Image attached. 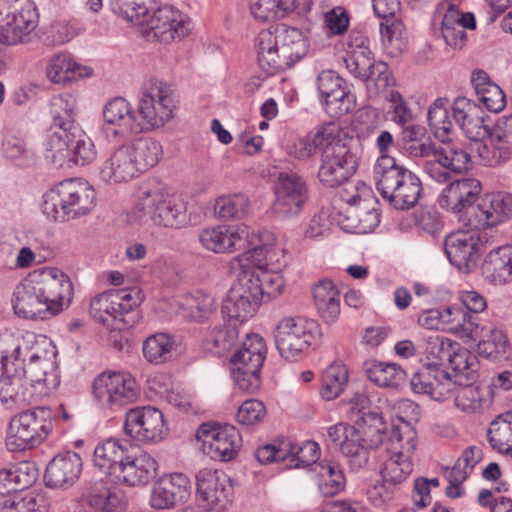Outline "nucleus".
Masks as SVG:
<instances>
[{
    "label": "nucleus",
    "instance_id": "nucleus-23",
    "mask_svg": "<svg viewBox=\"0 0 512 512\" xmlns=\"http://www.w3.org/2000/svg\"><path fill=\"white\" fill-rule=\"evenodd\" d=\"M103 129L114 137L125 138L145 131V126L122 97L110 100L103 108Z\"/></svg>",
    "mask_w": 512,
    "mask_h": 512
},
{
    "label": "nucleus",
    "instance_id": "nucleus-20",
    "mask_svg": "<svg viewBox=\"0 0 512 512\" xmlns=\"http://www.w3.org/2000/svg\"><path fill=\"white\" fill-rule=\"evenodd\" d=\"M50 315H57L67 308L73 296L70 278L57 268H46L31 274Z\"/></svg>",
    "mask_w": 512,
    "mask_h": 512
},
{
    "label": "nucleus",
    "instance_id": "nucleus-3",
    "mask_svg": "<svg viewBox=\"0 0 512 512\" xmlns=\"http://www.w3.org/2000/svg\"><path fill=\"white\" fill-rule=\"evenodd\" d=\"M376 188L393 208L414 207L422 192L419 177L393 157H379L374 166Z\"/></svg>",
    "mask_w": 512,
    "mask_h": 512
},
{
    "label": "nucleus",
    "instance_id": "nucleus-43",
    "mask_svg": "<svg viewBox=\"0 0 512 512\" xmlns=\"http://www.w3.org/2000/svg\"><path fill=\"white\" fill-rule=\"evenodd\" d=\"M314 304L326 323H333L340 314V294L329 279L320 280L313 286Z\"/></svg>",
    "mask_w": 512,
    "mask_h": 512
},
{
    "label": "nucleus",
    "instance_id": "nucleus-61",
    "mask_svg": "<svg viewBox=\"0 0 512 512\" xmlns=\"http://www.w3.org/2000/svg\"><path fill=\"white\" fill-rule=\"evenodd\" d=\"M319 474L322 478L319 482V490L324 496H334L344 489L345 477L338 464L329 461L320 462Z\"/></svg>",
    "mask_w": 512,
    "mask_h": 512
},
{
    "label": "nucleus",
    "instance_id": "nucleus-34",
    "mask_svg": "<svg viewBox=\"0 0 512 512\" xmlns=\"http://www.w3.org/2000/svg\"><path fill=\"white\" fill-rule=\"evenodd\" d=\"M139 174L127 145L115 149L100 168V178L108 184L128 182Z\"/></svg>",
    "mask_w": 512,
    "mask_h": 512
},
{
    "label": "nucleus",
    "instance_id": "nucleus-62",
    "mask_svg": "<svg viewBox=\"0 0 512 512\" xmlns=\"http://www.w3.org/2000/svg\"><path fill=\"white\" fill-rule=\"evenodd\" d=\"M291 453H289L288 461L289 467L300 468L307 466H315L313 469L317 471L319 468V463L317 460L320 455V448L318 444L314 441H305L302 445L293 444L290 441Z\"/></svg>",
    "mask_w": 512,
    "mask_h": 512
},
{
    "label": "nucleus",
    "instance_id": "nucleus-7",
    "mask_svg": "<svg viewBox=\"0 0 512 512\" xmlns=\"http://www.w3.org/2000/svg\"><path fill=\"white\" fill-rule=\"evenodd\" d=\"M136 209L139 217L147 216L157 226L179 229L188 222L185 202L161 187L142 189Z\"/></svg>",
    "mask_w": 512,
    "mask_h": 512
},
{
    "label": "nucleus",
    "instance_id": "nucleus-15",
    "mask_svg": "<svg viewBox=\"0 0 512 512\" xmlns=\"http://www.w3.org/2000/svg\"><path fill=\"white\" fill-rule=\"evenodd\" d=\"M174 100L169 86L151 80L143 86L139 98L138 112L145 130L163 126L173 117Z\"/></svg>",
    "mask_w": 512,
    "mask_h": 512
},
{
    "label": "nucleus",
    "instance_id": "nucleus-24",
    "mask_svg": "<svg viewBox=\"0 0 512 512\" xmlns=\"http://www.w3.org/2000/svg\"><path fill=\"white\" fill-rule=\"evenodd\" d=\"M470 155L455 144L441 146L438 155L427 160L424 164V172L438 183L446 182L450 178V172L462 173L468 170Z\"/></svg>",
    "mask_w": 512,
    "mask_h": 512
},
{
    "label": "nucleus",
    "instance_id": "nucleus-36",
    "mask_svg": "<svg viewBox=\"0 0 512 512\" xmlns=\"http://www.w3.org/2000/svg\"><path fill=\"white\" fill-rule=\"evenodd\" d=\"M198 237L201 245L207 250L226 253L237 246L240 247V243L248 237V233L245 229L219 225L201 230Z\"/></svg>",
    "mask_w": 512,
    "mask_h": 512
},
{
    "label": "nucleus",
    "instance_id": "nucleus-45",
    "mask_svg": "<svg viewBox=\"0 0 512 512\" xmlns=\"http://www.w3.org/2000/svg\"><path fill=\"white\" fill-rule=\"evenodd\" d=\"M128 452V443L119 439L110 438L98 444L94 450V465L103 470L112 480L116 473V466H120Z\"/></svg>",
    "mask_w": 512,
    "mask_h": 512
},
{
    "label": "nucleus",
    "instance_id": "nucleus-5",
    "mask_svg": "<svg viewBox=\"0 0 512 512\" xmlns=\"http://www.w3.org/2000/svg\"><path fill=\"white\" fill-rule=\"evenodd\" d=\"M53 429L52 411L36 407L20 412L11 418L6 447L9 451H23L40 445Z\"/></svg>",
    "mask_w": 512,
    "mask_h": 512
},
{
    "label": "nucleus",
    "instance_id": "nucleus-39",
    "mask_svg": "<svg viewBox=\"0 0 512 512\" xmlns=\"http://www.w3.org/2000/svg\"><path fill=\"white\" fill-rule=\"evenodd\" d=\"M53 364L37 354H31L29 363L21 367L18 373L22 374L23 379H27L28 385L37 392L38 396L47 395L55 389L60 381L55 374H49L47 369Z\"/></svg>",
    "mask_w": 512,
    "mask_h": 512
},
{
    "label": "nucleus",
    "instance_id": "nucleus-33",
    "mask_svg": "<svg viewBox=\"0 0 512 512\" xmlns=\"http://www.w3.org/2000/svg\"><path fill=\"white\" fill-rule=\"evenodd\" d=\"M335 128L332 124L316 127L302 137L295 138L287 145V154L297 160L305 161L312 158L318 150L326 149L333 141Z\"/></svg>",
    "mask_w": 512,
    "mask_h": 512
},
{
    "label": "nucleus",
    "instance_id": "nucleus-26",
    "mask_svg": "<svg viewBox=\"0 0 512 512\" xmlns=\"http://www.w3.org/2000/svg\"><path fill=\"white\" fill-rule=\"evenodd\" d=\"M39 23V15L34 3L21 7V11L6 20L0 27V43L4 45L27 44Z\"/></svg>",
    "mask_w": 512,
    "mask_h": 512
},
{
    "label": "nucleus",
    "instance_id": "nucleus-60",
    "mask_svg": "<svg viewBox=\"0 0 512 512\" xmlns=\"http://www.w3.org/2000/svg\"><path fill=\"white\" fill-rule=\"evenodd\" d=\"M348 382V372L344 365L332 364L322 375L321 395L326 400L335 399Z\"/></svg>",
    "mask_w": 512,
    "mask_h": 512
},
{
    "label": "nucleus",
    "instance_id": "nucleus-22",
    "mask_svg": "<svg viewBox=\"0 0 512 512\" xmlns=\"http://www.w3.org/2000/svg\"><path fill=\"white\" fill-rule=\"evenodd\" d=\"M416 394L428 395L433 400L444 401L455 391L456 382L446 368L438 364H424L410 379Z\"/></svg>",
    "mask_w": 512,
    "mask_h": 512
},
{
    "label": "nucleus",
    "instance_id": "nucleus-48",
    "mask_svg": "<svg viewBox=\"0 0 512 512\" xmlns=\"http://www.w3.org/2000/svg\"><path fill=\"white\" fill-rule=\"evenodd\" d=\"M356 423L358 426L356 429L360 431V434L367 440L370 446L378 448L381 445H385L387 448L391 431H388V425L381 413L378 411L362 412L360 419Z\"/></svg>",
    "mask_w": 512,
    "mask_h": 512
},
{
    "label": "nucleus",
    "instance_id": "nucleus-51",
    "mask_svg": "<svg viewBox=\"0 0 512 512\" xmlns=\"http://www.w3.org/2000/svg\"><path fill=\"white\" fill-rule=\"evenodd\" d=\"M487 436L494 450L512 458V411L499 415L493 420Z\"/></svg>",
    "mask_w": 512,
    "mask_h": 512
},
{
    "label": "nucleus",
    "instance_id": "nucleus-37",
    "mask_svg": "<svg viewBox=\"0 0 512 512\" xmlns=\"http://www.w3.org/2000/svg\"><path fill=\"white\" fill-rule=\"evenodd\" d=\"M50 114L52 123L47 130L45 141H49L55 135H61V132L67 133L74 127H80L75 122L76 99L71 94H58L50 100Z\"/></svg>",
    "mask_w": 512,
    "mask_h": 512
},
{
    "label": "nucleus",
    "instance_id": "nucleus-11",
    "mask_svg": "<svg viewBox=\"0 0 512 512\" xmlns=\"http://www.w3.org/2000/svg\"><path fill=\"white\" fill-rule=\"evenodd\" d=\"M142 301L141 292L136 288L110 289L99 293L90 300L91 317L104 326L121 329L114 324L127 323L125 315L133 311Z\"/></svg>",
    "mask_w": 512,
    "mask_h": 512
},
{
    "label": "nucleus",
    "instance_id": "nucleus-8",
    "mask_svg": "<svg viewBox=\"0 0 512 512\" xmlns=\"http://www.w3.org/2000/svg\"><path fill=\"white\" fill-rule=\"evenodd\" d=\"M61 135H53L49 141H44L45 158L56 168L71 165H88L97 156L93 141L80 127Z\"/></svg>",
    "mask_w": 512,
    "mask_h": 512
},
{
    "label": "nucleus",
    "instance_id": "nucleus-21",
    "mask_svg": "<svg viewBox=\"0 0 512 512\" xmlns=\"http://www.w3.org/2000/svg\"><path fill=\"white\" fill-rule=\"evenodd\" d=\"M276 254L272 244L265 243L254 247L247 256V260H250L254 267H243L237 282L230 289L247 296L250 300H255L259 305L264 302L260 268H268L274 262Z\"/></svg>",
    "mask_w": 512,
    "mask_h": 512
},
{
    "label": "nucleus",
    "instance_id": "nucleus-6",
    "mask_svg": "<svg viewBox=\"0 0 512 512\" xmlns=\"http://www.w3.org/2000/svg\"><path fill=\"white\" fill-rule=\"evenodd\" d=\"M416 448V433L406 423L403 427H393L386 450L391 453L380 474L383 487L393 490L407 480L412 472L410 456Z\"/></svg>",
    "mask_w": 512,
    "mask_h": 512
},
{
    "label": "nucleus",
    "instance_id": "nucleus-41",
    "mask_svg": "<svg viewBox=\"0 0 512 512\" xmlns=\"http://www.w3.org/2000/svg\"><path fill=\"white\" fill-rule=\"evenodd\" d=\"M471 83L479 101L493 113L501 112L506 106V96L499 85L481 69L472 72Z\"/></svg>",
    "mask_w": 512,
    "mask_h": 512
},
{
    "label": "nucleus",
    "instance_id": "nucleus-28",
    "mask_svg": "<svg viewBox=\"0 0 512 512\" xmlns=\"http://www.w3.org/2000/svg\"><path fill=\"white\" fill-rule=\"evenodd\" d=\"M83 501L95 512H122L127 500L124 492L114 486H108L103 479L86 483Z\"/></svg>",
    "mask_w": 512,
    "mask_h": 512
},
{
    "label": "nucleus",
    "instance_id": "nucleus-35",
    "mask_svg": "<svg viewBox=\"0 0 512 512\" xmlns=\"http://www.w3.org/2000/svg\"><path fill=\"white\" fill-rule=\"evenodd\" d=\"M478 218L482 228H489L504 223L512 216V194L499 191L486 195L478 204Z\"/></svg>",
    "mask_w": 512,
    "mask_h": 512
},
{
    "label": "nucleus",
    "instance_id": "nucleus-31",
    "mask_svg": "<svg viewBox=\"0 0 512 512\" xmlns=\"http://www.w3.org/2000/svg\"><path fill=\"white\" fill-rule=\"evenodd\" d=\"M82 472L81 457L72 451L56 455L47 465L44 480L51 488L71 487Z\"/></svg>",
    "mask_w": 512,
    "mask_h": 512
},
{
    "label": "nucleus",
    "instance_id": "nucleus-50",
    "mask_svg": "<svg viewBox=\"0 0 512 512\" xmlns=\"http://www.w3.org/2000/svg\"><path fill=\"white\" fill-rule=\"evenodd\" d=\"M511 351V345L506 333L496 326L485 328L477 345V353L480 356L498 359L506 356Z\"/></svg>",
    "mask_w": 512,
    "mask_h": 512
},
{
    "label": "nucleus",
    "instance_id": "nucleus-53",
    "mask_svg": "<svg viewBox=\"0 0 512 512\" xmlns=\"http://www.w3.org/2000/svg\"><path fill=\"white\" fill-rule=\"evenodd\" d=\"M251 15L259 21L266 22L283 18L296 8V0H250Z\"/></svg>",
    "mask_w": 512,
    "mask_h": 512
},
{
    "label": "nucleus",
    "instance_id": "nucleus-63",
    "mask_svg": "<svg viewBox=\"0 0 512 512\" xmlns=\"http://www.w3.org/2000/svg\"><path fill=\"white\" fill-rule=\"evenodd\" d=\"M182 306L197 321L208 318L216 310L214 297L202 291H196L184 296Z\"/></svg>",
    "mask_w": 512,
    "mask_h": 512
},
{
    "label": "nucleus",
    "instance_id": "nucleus-40",
    "mask_svg": "<svg viewBox=\"0 0 512 512\" xmlns=\"http://www.w3.org/2000/svg\"><path fill=\"white\" fill-rule=\"evenodd\" d=\"M4 372L6 376L0 380V398L2 402L8 403L11 401L15 404H26L41 398L28 385L27 379H23L22 374L18 373L17 368L13 371L9 367L7 359L4 361Z\"/></svg>",
    "mask_w": 512,
    "mask_h": 512
},
{
    "label": "nucleus",
    "instance_id": "nucleus-1",
    "mask_svg": "<svg viewBox=\"0 0 512 512\" xmlns=\"http://www.w3.org/2000/svg\"><path fill=\"white\" fill-rule=\"evenodd\" d=\"M154 0H110L112 11L135 25H146L153 37L169 43L182 39L190 31L186 15L165 5L154 9Z\"/></svg>",
    "mask_w": 512,
    "mask_h": 512
},
{
    "label": "nucleus",
    "instance_id": "nucleus-59",
    "mask_svg": "<svg viewBox=\"0 0 512 512\" xmlns=\"http://www.w3.org/2000/svg\"><path fill=\"white\" fill-rule=\"evenodd\" d=\"M250 201L244 194L223 195L216 200L215 214L222 220H238L249 212Z\"/></svg>",
    "mask_w": 512,
    "mask_h": 512
},
{
    "label": "nucleus",
    "instance_id": "nucleus-29",
    "mask_svg": "<svg viewBox=\"0 0 512 512\" xmlns=\"http://www.w3.org/2000/svg\"><path fill=\"white\" fill-rule=\"evenodd\" d=\"M112 480L115 483L137 486L147 484L157 471L156 460L148 453L141 452L131 455L128 451L120 466H116Z\"/></svg>",
    "mask_w": 512,
    "mask_h": 512
},
{
    "label": "nucleus",
    "instance_id": "nucleus-42",
    "mask_svg": "<svg viewBox=\"0 0 512 512\" xmlns=\"http://www.w3.org/2000/svg\"><path fill=\"white\" fill-rule=\"evenodd\" d=\"M490 140L494 150L498 155L491 158H485L488 166H496L501 162L508 160L512 156V114L498 121L493 127L488 125L487 137Z\"/></svg>",
    "mask_w": 512,
    "mask_h": 512
},
{
    "label": "nucleus",
    "instance_id": "nucleus-4",
    "mask_svg": "<svg viewBox=\"0 0 512 512\" xmlns=\"http://www.w3.org/2000/svg\"><path fill=\"white\" fill-rule=\"evenodd\" d=\"M42 211L55 222H66L90 213L95 207L96 192L88 182L67 179L44 194Z\"/></svg>",
    "mask_w": 512,
    "mask_h": 512
},
{
    "label": "nucleus",
    "instance_id": "nucleus-17",
    "mask_svg": "<svg viewBox=\"0 0 512 512\" xmlns=\"http://www.w3.org/2000/svg\"><path fill=\"white\" fill-rule=\"evenodd\" d=\"M196 436L203 443L204 453L222 462L233 460L242 446L239 431L229 424L204 423L198 428Z\"/></svg>",
    "mask_w": 512,
    "mask_h": 512
},
{
    "label": "nucleus",
    "instance_id": "nucleus-57",
    "mask_svg": "<svg viewBox=\"0 0 512 512\" xmlns=\"http://www.w3.org/2000/svg\"><path fill=\"white\" fill-rule=\"evenodd\" d=\"M341 452L350 459L351 465L355 469H360L368 463L369 451L376 449L370 446L367 440L360 434V431L354 427V433H349L340 447Z\"/></svg>",
    "mask_w": 512,
    "mask_h": 512
},
{
    "label": "nucleus",
    "instance_id": "nucleus-47",
    "mask_svg": "<svg viewBox=\"0 0 512 512\" xmlns=\"http://www.w3.org/2000/svg\"><path fill=\"white\" fill-rule=\"evenodd\" d=\"M364 371L368 379L379 387L398 389L406 379V372L397 364L367 361Z\"/></svg>",
    "mask_w": 512,
    "mask_h": 512
},
{
    "label": "nucleus",
    "instance_id": "nucleus-46",
    "mask_svg": "<svg viewBox=\"0 0 512 512\" xmlns=\"http://www.w3.org/2000/svg\"><path fill=\"white\" fill-rule=\"evenodd\" d=\"M455 406L463 412L475 413L488 408L493 402V391L486 385H466L455 388Z\"/></svg>",
    "mask_w": 512,
    "mask_h": 512
},
{
    "label": "nucleus",
    "instance_id": "nucleus-14",
    "mask_svg": "<svg viewBox=\"0 0 512 512\" xmlns=\"http://www.w3.org/2000/svg\"><path fill=\"white\" fill-rule=\"evenodd\" d=\"M274 196L272 213L280 219L295 217L308 200L307 182L296 172H280L274 184Z\"/></svg>",
    "mask_w": 512,
    "mask_h": 512
},
{
    "label": "nucleus",
    "instance_id": "nucleus-25",
    "mask_svg": "<svg viewBox=\"0 0 512 512\" xmlns=\"http://www.w3.org/2000/svg\"><path fill=\"white\" fill-rule=\"evenodd\" d=\"M191 482L183 473H171L159 478L152 486L150 505L155 509H170L190 496Z\"/></svg>",
    "mask_w": 512,
    "mask_h": 512
},
{
    "label": "nucleus",
    "instance_id": "nucleus-10",
    "mask_svg": "<svg viewBox=\"0 0 512 512\" xmlns=\"http://www.w3.org/2000/svg\"><path fill=\"white\" fill-rule=\"evenodd\" d=\"M319 332L316 321L304 317H285L274 329L279 354L288 361H296L312 345Z\"/></svg>",
    "mask_w": 512,
    "mask_h": 512
},
{
    "label": "nucleus",
    "instance_id": "nucleus-12",
    "mask_svg": "<svg viewBox=\"0 0 512 512\" xmlns=\"http://www.w3.org/2000/svg\"><path fill=\"white\" fill-rule=\"evenodd\" d=\"M93 396L102 408L116 411L135 402L140 388L129 373L103 372L93 381Z\"/></svg>",
    "mask_w": 512,
    "mask_h": 512
},
{
    "label": "nucleus",
    "instance_id": "nucleus-38",
    "mask_svg": "<svg viewBox=\"0 0 512 512\" xmlns=\"http://www.w3.org/2000/svg\"><path fill=\"white\" fill-rule=\"evenodd\" d=\"M484 278L494 285L512 282V245H504L491 250L481 265Z\"/></svg>",
    "mask_w": 512,
    "mask_h": 512
},
{
    "label": "nucleus",
    "instance_id": "nucleus-27",
    "mask_svg": "<svg viewBox=\"0 0 512 512\" xmlns=\"http://www.w3.org/2000/svg\"><path fill=\"white\" fill-rule=\"evenodd\" d=\"M451 109L453 119L469 139L473 141L486 139L488 124L480 106L466 97H457Z\"/></svg>",
    "mask_w": 512,
    "mask_h": 512
},
{
    "label": "nucleus",
    "instance_id": "nucleus-58",
    "mask_svg": "<svg viewBox=\"0 0 512 512\" xmlns=\"http://www.w3.org/2000/svg\"><path fill=\"white\" fill-rule=\"evenodd\" d=\"M174 340L166 333L149 336L143 343V355L152 364H162L173 356Z\"/></svg>",
    "mask_w": 512,
    "mask_h": 512
},
{
    "label": "nucleus",
    "instance_id": "nucleus-54",
    "mask_svg": "<svg viewBox=\"0 0 512 512\" xmlns=\"http://www.w3.org/2000/svg\"><path fill=\"white\" fill-rule=\"evenodd\" d=\"M2 152L6 159L17 166L28 167L35 161V154L28 148L25 139L17 133L7 132L2 141Z\"/></svg>",
    "mask_w": 512,
    "mask_h": 512
},
{
    "label": "nucleus",
    "instance_id": "nucleus-52",
    "mask_svg": "<svg viewBox=\"0 0 512 512\" xmlns=\"http://www.w3.org/2000/svg\"><path fill=\"white\" fill-rule=\"evenodd\" d=\"M127 147L135 159L139 173L154 167L163 154L161 144L150 138H140Z\"/></svg>",
    "mask_w": 512,
    "mask_h": 512
},
{
    "label": "nucleus",
    "instance_id": "nucleus-18",
    "mask_svg": "<svg viewBox=\"0 0 512 512\" xmlns=\"http://www.w3.org/2000/svg\"><path fill=\"white\" fill-rule=\"evenodd\" d=\"M124 430L131 438L143 443H158L168 433L163 413L152 406L129 409L125 414Z\"/></svg>",
    "mask_w": 512,
    "mask_h": 512
},
{
    "label": "nucleus",
    "instance_id": "nucleus-2",
    "mask_svg": "<svg viewBox=\"0 0 512 512\" xmlns=\"http://www.w3.org/2000/svg\"><path fill=\"white\" fill-rule=\"evenodd\" d=\"M256 48L259 65L274 74L301 60L308 52L309 42L299 28L280 23L258 34Z\"/></svg>",
    "mask_w": 512,
    "mask_h": 512
},
{
    "label": "nucleus",
    "instance_id": "nucleus-64",
    "mask_svg": "<svg viewBox=\"0 0 512 512\" xmlns=\"http://www.w3.org/2000/svg\"><path fill=\"white\" fill-rule=\"evenodd\" d=\"M326 112L332 117H340L351 112L355 107V96L343 85L322 100Z\"/></svg>",
    "mask_w": 512,
    "mask_h": 512
},
{
    "label": "nucleus",
    "instance_id": "nucleus-30",
    "mask_svg": "<svg viewBox=\"0 0 512 512\" xmlns=\"http://www.w3.org/2000/svg\"><path fill=\"white\" fill-rule=\"evenodd\" d=\"M195 477L197 494L206 505L224 507L232 494L228 476L223 471L204 468Z\"/></svg>",
    "mask_w": 512,
    "mask_h": 512
},
{
    "label": "nucleus",
    "instance_id": "nucleus-55",
    "mask_svg": "<svg viewBox=\"0 0 512 512\" xmlns=\"http://www.w3.org/2000/svg\"><path fill=\"white\" fill-rule=\"evenodd\" d=\"M259 304L255 300H250L247 296L229 290L227 297L222 304V313L229 318V321L245 322L252 317Z\"/></svg>",
    "mask_w": 512,
    "mask_h": 512
},
{
    "label": "nucleus",
    "instance_id": "nucleus-13",
    "mask_svg": "<svg viewBox=\"0 0 512 512\" xmlns=\"http://www.w3.org/2000/svg\"><path fill=\"white\" fill-rule=\"evenodd\" d=\"M467 230H458L445 237L444 251L450 263L458 270L469 273L476 266L481 254L479 222L469 218L463 222Z\"/></svg>",
    "mask_w": 512,
    "mask_h": 512
},
{
    "label": "nucleus",
    "instance_id": "nucleus-16",
    "mask_svg": "<svg viewBox=\"0 0 512 512\" xmlns=\"http://www.w3.org/2000/svg\"><path fill=\"white\" fill-rule=\"evenodd\" d=\"M326 146L321 153V164L318 170L319 181L330 188L345 183L358 166L356 156L340 140L336 139Z\"/></svg>",
    "mask_w": 512,
    "mask_h": 512
},
{
    "label": "nucleus",
    "instance_id": "nucleus-44",
    "mask_svg": "<svg viewBox=\"0 0 512 512\" xmlns=\"http://www.w3.org/2000/svg\"><path fill=\"white\" fill-rule=\"evenodd\" d=\"M92 70L76 63L68 54H58L51 58L46 74L56 84H67L83 77H88Z\"/></svg>",
    "mask_w": 512,
    "mask_h": 512
},
{
    "label": "nucleus",
    "instance_id": "nucleus-49",
    "mask_svg": "<svg viewBox=\"0 0 512 512\" xmlns=\"http://www.w3.org/2000/svg\"><path fill=\"white\" fill-rule=\"evenodd\" d=\"M449 100L447 98L436 99L429 107L427 119L430 130L442 145L451 144L450 135L453 130V121L449 114Z\"/></svg>",
    "mask_w": 512,
    "mask_h": 512
},
{
    "label": "nucleus",
    "instance_id": "nucleus-9",
    "mask_svg": "<svg viewBox=\"0 0 512 512\" xmlns=\"http://www.w3.org/2000/svg\"><path fill=\"white\" fill-rule=\"evenodd\" d=\"M265 357L264 339L258 334H248L242 347L231 357V375L240 390L253 393L259 389Z\"/></svg>",
    "mask_w": 512,
    "mask_h": 512
},
{
    "label": "nucleus",
    "instance_id": "nucleus-19",
    "mask_svg": "<svg viewBox=\"0 0 512 512\" xmlns=\"http://www.w3.org/2000/svg\"><path fill=\"white\" fill-rule=\"evenodd\" d=\"M482 190L479 180L475 178H462L451 182L441 192L439 205L453 213H461L462 222L479 216L478 205L474 206Z\"/></svg>",
    "mask_w": 512,
    "mask_h": 512
},
{
    "label": "nucleus",
    "instance_id": "nucleus-32",
    "mask_svg": "<svg viewBox=\"0 0 512 512\" xmlns=\"http://www.w3.org/2000/svg\"><path fill=\"white\" fill-rule=\"evenodd\" d=\"M13 296V308L18 316L25 319H45L50 315L31 275L16 286Z\"/></svg>",
    "mask_w": 512,
    "mask_h": 512
},
{
    "label": "nucleus",
    "instance_id": "nucleus-56",
    "mask_svg": "<svg viewBox=\"0 0 512 512\" xmlns=\"http://www.w3.org/2000/svg\"><path fill=\"white\" fill-rule=\"evenodd\" d=\"M238 329L235 323L228 322L213 327L204 338L206 349L216 354L229 351L237 342Z\"/></svg>",
    "mask_w": 512,
    "mask_h": 512
}]
</instances>
